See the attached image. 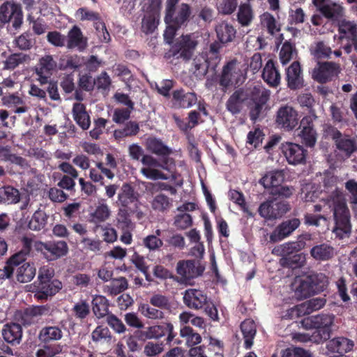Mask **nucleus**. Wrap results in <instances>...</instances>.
Segmentation results:
<instances>
[{
  "label": "nucleus",
  "mask_w": 357,
  "mask_h": 357,
  "mask_svg": "<svg viewBox=\"0 0 357 357\" xmlns=\"http://www.w3.org/2000/svg\"><path fill=\"white\" fill-rule=\"evenodd\" d=\"M56 66V61L52 55L42 56L35 67V79L38 84H32L31 89H40L38 86H43L47 84H49L47 89H57L56 83L51 80V76Z\"/></svg>",
  "instance_id": "39448f33"
},
{
  "label": "nucleus",
  "mask_w": 357,
  "mask_h": 357,
  "mask_svg": "<svg viewBox=\"0 0 357 357\" xmlns=\"http://www.w3.org/2000/svg\"><path fill=\"white\" fill-rule=\"evenodd\" d=\"M312 3L317 10L328 20L339 22L344 16V8L331 0H312Z\"/></svg>",
  "instance_id": "ddd939ff"
},
{
  "label": "nucleus",
  "mask_w": 357,
  "mask_h": 357,
  "mask_svg": "<svg viewBox=\"0 0 357 357\" xmlns=\"http://www.w3.org/2000/svg\"><path fill=\"white\" fill-rule=\"evenodd\" d=\"M62 336V331L58 326L44 327L38 334L39 340L45 343L59 340L61 339Z\"/></svg>",
  "instance_id": "de8ad7c7"
},
{
  "label": "nucleus",
  "mask_w": 357,
  "mask_h": 357,
  "mask_svg": "<svg viewBox=\"0 0 357 357\" xmlns=\"http://www.w3.org/2000/svg\"><path fill=\"white\" fill-rule=\"evenodd\" d=\"M286 79L290 89H298L303 86L302 70L298 61H294L287 69Z\"/></svg>",
  "instance_id": "b1692460"
},
{
  "label": "nucleus",
  "mask_w": 357,
  "mask_h": 357,
  "mask_svg": "<svg viewBox=\"0 0 357 357\" xmlns=\"http://www.w3.org/2000/svg\"><path fill=\"white\" fill-rule=\"evenodd\" d=\"M310 255L317 261H327L334 255V250L328 244L322 243L312 248Z\"/></svg>",
  "instance_id": "a19ab883"
},
{
  "label": "nucleus",
  "mask_w": 357,
  "mask_h": 357,
  "mask_svg": "<svg viewBox=\"0 0 357 357\" xmlns=\"http://www.w3.org/2000/svg\"><path fill=\"white\" fill-rule=\"evenodd\" d=\"M246 70L236 59H232L224 65L221 74L218 77L219 84L225 88H238L245 82Z\"/></svg>",
  "instance_id": "20e7f679"
},
{
  "label": "nucleus",
  "mask_w": 357,
  "mask_h": 357,
  "mask_svg": "<svg viewBox=\"0 0 357 357\" xmlns=\"http://www.w3.org/2000/svg\"><path fill=\"white\" fill-rule=\"evenodd\" d=\"M341 72L340 64L333 61H317L312 71V78L320 84H326L336 79Z\"/></svg>",
  "instance_id": "9d476101"
},
{
  "label": "nucleus",
  "mask_w": 357,
  "mask_h": 357,
  "mask_svg": "<svg viewBox=\"0 0 357 357\" xmlns=\"http://www.w3.org/2000/svg\"><path fill=\"white\" fill-rule=\"evenodd\" d=\"M317 119L315 113L311 112V114L303 117L301 121V132L299 136L305 145L313 146L317 141V133L313 128L312 123Z\"/></svg>",
  "instance_id": "f3484780"
},
{
  "label": "nucleus",
  "mask_w": 357,
  "mask_h": 357,
  "mask_svg": "<svg viewBox=\"0 0 357 357\" xmlns=\"http://www.w3.org/2000/svg\"><path fill=\"white\" fill-rule=\"evenodd\" d=\"M159 17V10L158 8L148 11L142 21V31L146 35L153 33L158 25Z\"/></svg>",
  "instance_id": "c756f323"
},
{
  "label": "nucleus",
  "mask_w": 357,
  "mask_h": 357,
  "mask_svg": "<svg viewBox=\"0 0 357 357\" xmlns=\"http://www.w3.org/2000/svg\"><path fill=\"white\" fill-rule=\"evenodd\" d=\"M139 130V125L130 121L128 123L123 129L116 130L114 131V135L116 139H120L125 137L135 135Z\"/></svg>",
  "instance_id": "13d9d810"
},
{
  "label": "nucleus",
  "mask_w": 357,
  "mask_h": 357,
  "mask_svg": "<svg viewBox=\"0 0 357 357\" xmlns=\"http://www.w3.org/2000/svg\"><path fill=\"white\" fill-rule=\"evenodd\" d=\"M67 47L77 48L79 51L84 50L87 47V38L84 37L79 27L75 25L68 33Z\"/></svg>",
  "instance_id": "a878e982"
},
{
  "label": "nucleus",
  "mask_w": 357,
  "mask_h": 357,
  "mask_svg": "<svg viewBox=\"0 0 357 357\" xmlns=\"http://www.w3.org/2000/svg\"><path fill=\"white\" fill-rule=\"evenodd\" d=\"M282 357H310L307 352L299 347H291L283 349L281 352Z\"/></svg>",
  "instance_id": "774afa93"
},
{
  "label": "nucleus",
  "mask_w": 357,
  "mask_h": 357,
  "mask_svg": "<svg viewBox=\"0 0 357 357\" xmlns=\"http://www.w3.org/2000/svg\"><path fill=\"white\" fill-rule=\"evenodd\" d=\"M191 15L190 6L185 3H182L177 10L173 11L171 17L169 16V13H165V23H172L177 26H181L187 22Z\"/></svg>",
  "instance_id": "393cba45"
},
{
  "label": "nucleus",
  "mask_w": 357,
  "mask_h": 357,
  "mask_svg": "<svg viewBox=\"0 0 357 357\" xmlns=\"http://www.w3.org/2000/svg\"><path fill=\"white\" fill-rule=\"evenodd\" d=\"M23 22L22 6L11 1H6L0 6V22L5 24L9 22L15 29L20 28Z\"/></svg>",
  "instance_id": "1a4fd4ad"
},
{
  "label": "nucleus",
  "mask_w": 357,
  "mask_h": 357,
  "mask_svg": "<svg viewBox=\"0 0 357 357\" xmlns=\"http://www.w3.org/2000/svg\"><path fill=\"white\" fill-rule=\"evenodd\" d=\"M262 77L270 86L275 87L279 84L280 75L271 60L266 63L263 70Z\"/></svg>",
  "instance_id": "4c0bfd02"
},
{
  "label": "nucleus",
  "mask_w": 357,
  "mask_h": 357,
  "mask_svg": "<svg viewBox=\"0 0 357 357\" xmlns=\"http://www.w3.org/2000/svg\"><path fill=\"white\" fill-rule=\"evenodd\" d=\"M241 331L244 339V345L246 349H250L253 344V339L257 333V327L252 319H245L241 324Z\"/></svg>",
  "instance_id": "c9c22d12"
},
{
  "label": "nucleus",
  "mask_w": 357,
  "mask_h": 357,
  "mask_svg": "<svg viewBox=\"0 0 357 357\" xmlns=\"http://www.w3.org/2000/svg\"><path fill=\"white\" fill-rule=\"evenodd\" d=\"M338 178L329 176L324 180V191L327 197L322 196L321 200L333 211L335 227L333 230L336 236L343 238L347 236L351 229L350 213L342 192L337 187Z\"/></svg>",
  "instance_id": "f257e3e1"
},
{
  "label": "nucleus",
  "mask_w": 357,
  "mask_h": 357,
  "mask_svg": "<svg viewBox=\"0 0 357 357\" xmlns=\"http://www.w3.org/2000/svg\"><path fill=\"white\" fill-rule=\"evenodd\" d=\"M237 6V0H222L218 9L220 13L228 15L232 14Z\"/></svg>",
  "instance_id": "69168bd1"
},
{
  "label": "nucleus",
  "mask_w": 357,
  "mask_h": 357,
  "mask_svg": "<svg viewBox=\"0 0 357 357\" xmlns=\"http://www.w3.org/2000/svg\"><path fill=\"white\" fill-rule=\"evenodd\" d=\"M92 308L94 314L99 319L108 315L109 303L107 299L103 296L96 295L92 301Z\"/></svg>",
  "instance_id": "49530a36"
},
{
  "label": "nucleus",
  "mask_w": 357,
  "mask_h": 357,
  "mask_svg": "<svg viewBox=\"0 0 357 357\" xmlns=\"http://www.w3.org/2000/svg\"><path fill=\"white\" fill-rule=\"evenodd\" d=\"M145 147L146 150L156 155L162 157V160L169 158L168 156L172 153L171 148L165 145L160 139L151 137L146 139ZM161 161L160 162H162Z\"/></svg>",
  "instance_id": "bb28decb"
},
{
  "label": "nucleus",
  "mask_w": 357,
  "mask_h": 357,
  "mask_svg": "<svg viewBox=\"0 0 357 357\" xmlns=\"http://www.w3.org/2000/svg\"><path fill=\"white\" fill-rule=\"evenodd\" d=\"M30 60L29 54L22 52L11 54L3 61V69L13 70L20 65L29 63Z\"/></svg>",
  "instance_id": "79ce46f5"
},
{
  "label": "nucleus",
  "mask_w": 357,
  "mask_h": 357,
  "mask_svg": "<svg viewBox=\"0 0 357 357\" xmlns=\"http://www.w3.org/2000/svg\"><path fill=\"white\" fill-rule=\"evenodd\" d=\"M138 311L149 319L160 320L165 318V312L150 303H141L138 307Z\"/></svg>",
  "instance_id": "8fccbe9b"
},
{
  "label": "nucleus",
  "mask_w": 357,
  "mask_h": 357,
  "mask_svg": "<svg viewBox=\"0 0 357 357\" xmlns=\"http://www.w3.org/2000/svg\"><path fill=\"white\" fill-rule=\"evenodd\" d=\"M292 288L299 299L305 298L316 292L314 285L310 278H296Z\"/></svg>",
  "instance_id": "4be33fe9"
},
{
  "label": "nucleus",
  "mask_w": 357,
  "mask_h": 357,
  "mask_svg": "<svg viewBox=\"0 0 357 357\" xmlns=\"http://www.w3.org/2000/svg\"><path fill=\"white\" fill-rule=\"evenodd\" d=\"M84 63V57L77 54L66 55L62 56L59 61L60 70H75L82 66Z\"/></svg>",
  "instance_id": "c03bdc74"
},
{
  "label": "nucleus",
  "mask_w": 357,
  "mask_h": 357,
  "mask_svg": "<svg viewBox=\"0 0 357 357\" xmlns=\"http://www.w3.org/2000/svg\"><path fill=\"white\" fill-rule=\"evenodd\" d=\"M48 215L42 209L36 210L28 223V227L33 231H40L47 223Z\"/></svg>",
  "instance_id": "a18cd8bd"
},
{
  "label": "nucleus",
  "mask_w": 357,
  "mask_h": 357,
  "mask_svg": "<svg viewBox=\"0 0 357 357\" xmlns=\"http://www.w3.org/2000/svg\"><path fill=\"white\" fill-rule=\"evenodd\" d=\"M215 31L218 38L217 41L224 45L234 41L236 36V29L227 21H222L218 23L215 27Z\"/></svg>",
  "instance_id": "5701e85b"
},
{
  "label": "nucleus",
  "mask_w": 357,
  "mask_h": 357,
  "mask_svg": "<svg viewBox=\"0 0 357 357\" xmlns=\"http://www.w3.org/2000/svg\"><path fill=\"white\" fill-rule=\"evenodd\" d=\"M73 114L75 121L82 129L86 130L89 128L90 118L83 104H74Z\"/></svg>",
  "instance_id": "37998d69"
},
{
  "label": "nucleus",
  "mask_w": 357,
  "mask_h": 357,
  "mask_svg": "<svg viewBox=\"0 0 357 357\" xmlns=\"http://www.w3.org/2000/svg\"><path fill=\"white\" fill-rule=\"evenodd\" d=\"M301 222L298 218H293L282 222L272 232L270 240L277 242L289 236L300 225Z\"/></svg>",
  "instance_id": "412c9836"
},
{
  "label": "nucleus",
  "mask_w": 357,
  "mask_h": 357,
  "mask_svg": "<svg viewBox=\"0 0 357 357\" xmlns=\"http://www.w3.org/2000/svg\"><path fill=\"white\" fill-rule=\"evenodd\" d=\"M197 44V41L191 35H182L172 45L167 56L189 60L193 55Z\"/></svg>",
  "instance_id": "6e6552de"
},
{
  "label": "nucleus",
  "mask_w": 357,
  "mask_h": 357,
  "mask_svg": "<svg viewBox=\"0 0 357 357\" xmlns=\"http://www.w3.org/2000/svg\"><path fill=\"white\" fill-rule=\"evenodd\" d=\"M237 22L242 27H247L252 24L255 13L252 6L248 3H241L237 12Z\"/></svg>",
  "instance_id": "f704fd0d"
},
{
  "label": "nucleus",
  "mask_w": 357,
  "mask_h": 357,
  "mask_svg": "<svg viewBox=\"0 0 357 357\" xmlns=\"http://www.w3.org/2000/svg\"><path fill=\"white\" fill-rule=\"evenodd\" d=\"M208 301L207 296L199 289H189L185 290L183 294V302L190 309L204 308Z\"/></svg>",
  "instance_id": "aec40b11"
},
{
  "label": "nucleus",
  "mask_w": 357,
  "mask_h": 357,
  "mask_svg": "<svg viewBox=\"0 0 357 357\" xmlns=\"http://www.w3.org/2000/svg\"><path fill=\"white\" fill-rule=\"evenodd\" d=\"M331 136L335 141V146L339 153L347 158L357 151V143L354 138L348 135H343L339 130L333 129Z\"/></svg>",
  "instance_id": "4468645a"
},
{
  "label": "nucleus",
  "mask_w": 357,
  "mask_h": 357,
  "mask_svg": "<svg viewBox=\"0 0 357 357\" xmlns=\"http://www.w3.org/2000/svg\"><path fill=\"white\" fill-rule=\"evenodd\" d=\"M204 267L197 265L192 260H181L177 263L176 272L184 280H189L200 275Z\"/></svg>",
  "instance_id": "6ab92c4d"
},
{
  "label": "nucleus",
  "mask_w": 357,
  "mask_h": 357,
  "mask_svg": "<svg viewBox=\"0 0 357 357\" xmlns=\"http://www.w3.org/2000/svg\"><path fill=\"white\" fill-rule=\"evenodd\" d=\"M259 20L261 27L266 29L270 35L273 36L280 31V24L270 13H264L259 16Z\"/></svg>",
  "instance_id": "09e8293b"
},
{
  "label": "nucleus",
  "mask_w": 357,
  "mask_h": 357,
  "mask_svg": "<svg viewBox=\"0 0 357 357\" xmlns=\"http://www.w3.org/2000/svg\"><path fill=\"white\" fill-rule=\"evenodd\" d=\"M128 288V282L125 278L121 277L113 280L109 284L105 287V291L110 295H116Z\"/></svg>",
  "instance_id": "5fc2aeb1"
},
{
  "label": "nucleus",
  "mask_w": 357,
  "mask_h": 357,
  "mask_svg": "<svg viewBox=\"0 0 357 357\" xmlns=\"http://www.w3.org/2000/svg\"><path fill=\"white\" fill-rule=\"evenodd\" d=\"M149 303L160 310H168L171 308V302L169 298L161 294H154L149 298Z\"/></svg>",
  "instance_id": "4d7b16f0"
},
{
  "label": "nucleus",
  "mask_w": 357,
  "mask_h": 357,
  "mask_svg": "<svg viewBox=\"0 0 357 357\" xmlns=\"http://www.w3.org/2000/svg\"><path fill=\"white\" fill-rule=\"evenodd\" d=\"M118 199L121 205L128 206L137 201V197L133 188L129 184L125 183L122 185L121 192L118 195Z\"/></svg>",
  "instance_id": "864d4df0"
},
{
  "label": "nucleus",
  "mask_w": 357,
  "mask_h": 357,
  "mask_svg": "<svg viewBox=\"0 0 357 357\" xmlns=\"http://www.w3.org/2000/svg\"><path fill=\"white\" fill-rule=\"evenodd\" d=\"M224 45L218 41L211 43L205 55L197 56L192 61V69L197 76H204L209 68L215 70L221 60L220 50Z\"/></svg>",
  "instance_id": "7ed1b4c3"
},
{
  "label": "nucleus",
  "mask_w": 357,
  "mask_h": 357,
  "mask_svg": "<svg viewBox=\"0 0 357 357\" xmlns=\"http://www.w3.org/2000/svg\"><path fill=\"white\" fill-rule=\"evenodd\" d=\"M334 319L333 314H319L305 319L304 323L306 326L318 329L321 337L327 340L330 337Z\"/></svg>",
  "instance_id": "9b49d317"
},
{
  "label": "nucleus",
  "mask_w": 357,
  "mask_h": 357,
  "mask_svg": "<svg viewBox=\"0 0 357 357\" xmlns=\"http://www.w3.org/2000/svg\"><path fill=\"white\" fill-rule=\"evenodd\" d=\"M325 303L326 300L324 298H314L291 308V312L292 314H296L298 316L310 314L313 311L322 308Z\"/></svg>",
  "instance_id": "cd10ccee"
},
{
  "label": "nucleus",
  "mask_w": 357,
  "mask_h": 357,
  "mask_svg": "<svg viewBox=\"0 0 357 357\" xmlns=\"http://www.w3.org/2000/svg\"><path fill=\"white\" fill-rule=\"evenodd\" d=\"M284 176L282 170L267 172L259 181L265 188L275 190L284 181Z\"/></svg>",
  "instance_id": "7c9ffc66"
},
{
  "label": "nucleus",
  "mask_w": 357,
  "mask_h": 357,
  "mask_svg": "<svg viewBox=\"0 0 357 357\" xmlns=\"http://www.w3.org/2000/svg\"><path fill=\"white\" fill-rule=\"evenodd\" d=\"M243 91H236L232 96L227 101V109L233 114L239 111V104L241 102V96H243Z\"/></svg>",
  "instance_id": "338daca9"
},
{
  "label": "nucleus",
  "mask_w": 357,
  "mask_h": 357,
  "mask_svg": "<svg viewBox=\"0 0 357 357\" xmlns=\"http://www.w3.org/2000/svg\"><path fill=\"white\" fill-rule=\"evenodd\" d=\"M33 248L40 252L47 261H56L66 256L69 250L64 241H37L34 243Z\"/></svg>",
  "instance_id": "0eeeda50"
},
{
  "label": "nucleus",
  "mask_w": 357,
  "mask_h": 357,
  "mask_svg": "<svg viewBox=\"0 0 357 357\" xmlns=\"http://www.w3.org/2000/svg\"><path fill=\"white\" fill-rule=\"evenodd\" d=\"M294 47L289 41H285L280 52V59L283 65L287 64L292 59Z\"/></svg>",
  "instance_id": "0e129e2a"
},
{
  "label": "nucleus",
  "mask_w": 357,
  "mask_h": 357,
  "mask_svg": "<svg viewBox=\"0 0 357 357\" xmlns=\"http://www.w3.org/2000/svg\"><path fill=\"white\" fill-rule=\"evenodd\" d=\"M310 239L309 234L302 235L296 241L288 242L275 248L272 252L283 257H289L292 253L303 250L306 245V241Z\"/></svg>",
  "instance_id": "a211bd4d"
},
{
  "label": "nucleus",
  "mask_w": 357,
  "mask_h": 357,
  "mask_svg": "<svg viewBox=\"0 0 357 357\" xmlns=\"http://www.w3.org/2000/svg\"><path fill=\"white\" fill-rule=\"evenodd\" d=\"M151 206L154 210L164 211L170 208L171 202L166 195L160 194L153 198Z\"/></svg>",
  "instance_id": "bf43d9fd"
},
{
  "label": "nucleus",
  "mask_w": 357,
  "mask_h": 357,
  "mask_svg": "<svg viewBox=\"0 0 357 357\" xmlns=\"http://www.w3.org/2000/svg\"><path fill=\"white\" fill-rule=\"evenodd\" d=\"M289 209V206L287 204L271 200L261 204L258 211L262 218L273 220L282 217Z\"/></svg>",
  "instance_id": "2eb2a0df"
},
{
  "label": "nucleus",
  "mask_w": 357,
  "mask_h": 357,
  "mask_svg": "<svg viewBox=\"0 0 357 357\" xmlns=\"http://www.w3.org/2000/svg\"><path fill=\"white\" fill-rule=\"evenodd\" d=\"M185 91H174L173 98L178 107L188 108L197 102V96L193 92L183 93Z\"/></svg>",
  "instance_id": "58836bf2"
},
{
  "label": "nucleus",
  "mask_w": 357,
  "mask_h": 357,
  "mask_svg": "<svg viewBox=\"0 0 357 357\" xmlns=\"http://www.w3.org/2000/svg\"><path fill=\"white\" fill-rule=\"evenodd\" d=\"M111 215V211L106 204L98 206L96 210L91 214V222L97 224L105 222Z\"/></svg>",
  "instance_id": "6e6d98bb"
},
{
  "label": "nucleus",
  "mask_w": 357,
  "mask_h": 357,
  "mask_svg": "<svg viewBox=\"0 0 357 357\" xmlns=\"http://www.w3.org/2000/svg\"><path fill=\"white\" fill-rule=\"evenodd\" d=\"M129 155L132 160H139L141 158V162L144 165L140 169V173L148 179L151 180H167V176L158 168L169 171L171 165L174 164L172 158H165L162 162L149 154H144L143 149L137 144H132L128 148Z\"/></svg>",
  "instance_id": "f03ea898"
},
{
  "label": "nucleus",
  "mask_w": 357,
  "mask_h": 357,
  "mask_svg": "<svg viewBox=\"0 0 357 357\" xmlns=\"http://www.w3.org/2000/svg\"><path fill=\"white\" fill-rule=\"evenodd\" d=\"M276 123L288 130H293L298 123V114L292 107H281L276 116Z\"/></svg>",
  "instance_id": "dca6fc26"
},
{
  "label": "nucleus",
  "mask_w": 357,
  "mask_h": 357,
  "mask_svg": "<svg viewBox=\"0 0 357 357\" xmlns=\"http://www.w3.org/2000/svg\"><path fill=\"white\" fill-rule=\"evenodd\" d=\"M2 335L6 342L18 344L22 335V327L17 324H6L2 330Z\"/></svg>",
  "instance_id": "72a5a7b5"
},
{
  "label": "nucleus",
  "mask_w": 357,
  "mask_h": 357,
  "mask_svg": "<svg viewBox=\"0 0 357 357\" xmlns=\"http://www.w3.org/2000/svg\"><path fill=\"white\" fill-rule=\"evenodd\" d=\"M36 268L33 264L25 262L17 269L16 278L18 282L26 283L30 282L36 275Z\"/></svg>",
  "instance_id": "ea45409f"
},
{
  "label": "nucleus",
  "mask_w": 357,
  "mask_h": 357,
  "mask_svg": "<svg viewBox=\"0 0 357 357\" xmlns=\"http://www.w3.org/2000/svg\"><path fill=\"white\" fill-rule=\"evenodd\" d=\"M280 149L289 164L296 165L305 162L307 151L301 145L287 142L281 144Z\"/></svg>",
  "instance_id": "f8f14e48"
},
{
  "label": "nucleus",
  "mask_w": 357,
  "mask_h": 357,
  "mask_svg": "<svg viewBox=\"0 0 357 357\" xmlns=\"http://www.w3.org/2000/svg\"><path fill=\"white\" fill-rule=\"evenodd\" d=\"M305 261V257L301 254H296L289 257H282L280 260L282 266H286L291 268L301 266Z\"/></svg>",
  "instance_id": "e2e57ef3"
},
{
  "label": "nucleus",
  "mask_w": 357,
  "mask_h": 357,
  "mask_svg": "<svg viewBox=\"0 0 357 357\" xmlns=\"http://www.w3.org/2000/svg\"><path fill=\"white\" fill-rule=\"evenodd\" d=\"M172 324L163 322L161 324L149 326L146 331H142V337L145 339H159L167 334V331H171Z\"/></svg>",
  "instance_id": "2f4dec72"
},
{
  "label": "nucleus",
  "mask_w": 357,
  "mask_h": 357,
  "mask_svg": "<svg viewBox=\"0 0 357 357\" xmlns=\"http://www.w3.org/2000/svg\"><path fill=\"white\" fill-rule=\"evenodd\" d=\"M192 217L188 213L178 214L174 217V225L177 229H186L192 225Z\"/></svg>",
  "instance_id": "052dcab7"
},
{
  "label": "nucleus",
  "mask_w": 357,
  "mask_h": 357,
  "mask_svg": "<svg viewBox=\"0 0 357 357\" xmlns=\"http://www.w3.org/2000/svg\"><path fill=\"white\" fill-rule=\"evenodd\" d=\"M337 31L340 45L344 52L350 54L353 49L357 51V24L342 19L338 22Z\"/></svg>",
  "instance_id": "423d86ee"
},
{
  "label": "nucleus",
  "mask_w": 357,
  "mask_h": 357,
  "mask_svg": "<svg viewBox=\"0 0 357 357\" xmlns=\"http://www.w3.org/2000/svg\"><path fill=\"white\" fill-rule=\"evenodd\" d=\"M20 195L16 188L5 186L0 188V202L7 204H16L20 201Z\"/></svg>",
  "instance_id": "3c124183"
},
{
  "label": "nucleus",
  "mask_w": 357,
  "mask_h": 357,
  "mask_svg": "<svg viewBox=\"0 0 357 357\" xmlns=\"http://www.w3.org/2000/svg\"><path fill=\"white\" fill-rule=\"evenodd\" d=\"M332 54L330 47L326 45L323 41L318 42L314 50L313 56L317 61L323 59H328Z\"/></svg>",
  "instance_id": "680f3d73"
},
{
  "label": "nucleus",
  "mask_w": 357,
  "mask_h": 357,
  "mask_svg": "<svg viewBox=\"0 0 357 357\" xmlns=\"http://www.w3.org/2000/svg\"><path fill=\"white\" fill-rule=\"evenodd\" d=\"M180 335L185 340V344L188 347H193L202 342L201 335L195 333L190 326H184L181 327L180 329Z\"/></svg>",
  "instance_id": "603ef678"
},
{
  "label": "nucleus",
  "mask_w": 357,
  "mask_h": 357,
  "mask_svg": "<svg viewBox=\"0 0 357 357\" xmlns=\"http://www.w3.org/2000/svg\"><path fill=\"white\" fill-rule=\"evenodd\" d=\"M268 98V91H254L252 92V99L255 107L251 109L250 118L253 121L258 118L263 105L267 102Z\"/></svg>",
  "instance_id": "473e14b6"
},
{
  "label": "nucleus",
  "mask_w": 357,
  "mask_h": 357,
  "mask_svg": "<svg viewBox=\"0 0 357 357\" xmlns=\"http://www.w3.org/2000/svg\"><path fill=\"white\" fill-rule=\"evenodd\" d=\"M39 285L40 290L36 294V296L40 299L46 298L49 296L54 295L62 288V284L58 280H50V282L40 283Z\"/></svg>",
  "instance_id": "e433bc0d"
},
{
  "label": "nucleus",
  "mask_w": 357,
  "mask_h": 357,
  "mask_svg": "<svg viewBox=\"0 0 357 357\" xmlns=\"http://www.w3.org/2000/svg\"><path fill=\"white\" fill-rule=\"evenodd\" d=\"M354 346L353 340L344 337H337L329 340L326 347L331 352L342 354L351 351Z\"/></svg>",
  "instance_id": "c85d7f7f"
}]
</instances>
